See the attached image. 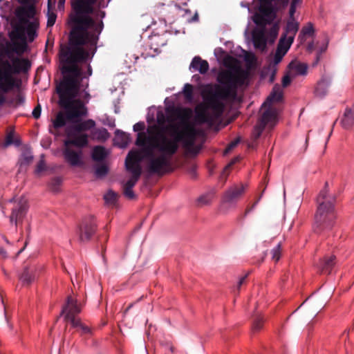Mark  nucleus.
<instances>
[{"mask_svg":"<svg viewBox=\"0 0 354 354\" xmlns=\"http://www.w3.org/2000/svg\"><path fill=\"white\" fill-rule=\"evenodd\" d=\"M97 0H75L73 12L70 15L72 28L68 41L59 46L58 53L62 80L56 85L58 104L63 111H87L90 100L88 93L80 92L84 77L80 64L91 60L97 50L99 36L104 23H98L90 16L94 13L93 5Z\"/></svg>","mask_w":354,"mask_h":354,"instance_id":"obj_1","label":"nucleus"},{"mask_svg":"<svg viewBox=\"0 0 354 354\" xmlns=\"http://www.w3.org/2000/svg\"><path fill=\"white\" fill-rule=\"evenodd\" d=\"M167 129L169 136L164 133L149 136L140 133L135 142L136 146L142 148L144 157L149 160L148 170L151 174L162 176L171 171V160L178 151L180 142L192 156H196L201 150L200 146L195 145L201 131L189 121L181 120L170 124Z\"/></svg>","mask_w":354,"mask_h":354,"instance_id":"obj_2","label":"nucleus"},{"mask_svg":"<svg viewBox=\"0 0 354 354\" xmlns=\"http://www.w3.org/2000/svg\"><path fill=\"white\" fill-rule=\"evenodd\" d=\"M246 77L245 73L240 70L220 71L217 83L202 86L201 95L205 106L212 111H225V103L236 100L238 88L244 84Z\"/></svg>","mask_w":354,"mask_h":354,"instance_id":"obj_3","label":"nucleus"},{"mask_svg":"<svg viewBox=\"0 0 354 354\" xmlns=\"http://www.w3.org/2000/svg\"><path fill=\"white\" fill-rule=\"evenodd\" d=\"M31 63L28 59L15 57L12 63L0 58V106L7 105L17 109L25 102V95L21 91L8 95L15 87L18 86L13 75L28 72Z\"/></svg>","mask_w":354,"mask_h":354,"instance_id":"obj_4","label":"nucleus"},{"mask_svg":"<svg viewBox=\"0 0 354 354\" xmlns=\"http://www.w3.org/2000/svg\"><path fill=\"white\" fill-rule=\"evenodd\" d=\"M328 184L326 182L324 189L320 192L317 199L318 206L313 225V230L317 234L330 230L334 226L336 218L334 208L335 198L328 195Z\"/></svg>","mask_w":354,"mask_h":354,"instance_id":"obj_5","label":"nucleus"},{"mask_svg":"<svg viewBox=\"0 0 354 354\" xmlns=\"http://www.w3.org/2000/svg\"><path fill=\"white\" fill-rule=\"evenodd\" d=\"M165 112H156V125L158 130L156 132H160L159 129H165V126L168 121V116L165 114ZM170 113H176V112H169ZM194 112H176V113H193ZM196 113V119L199 123L206 124L209 128H214L218 130L221 127L226 124H223L222 118L224 112H194Z\"/></svg>","mask_w":354,"mask_h":354,"instance_id":"obj_6","label":"nucleus"},{"mask_svg":"<svg viewBox=\"0 0 354 354\" xmlns=\"http://www.w3.org/2000/svg\"><path fill=\"white\" fill-rule=\"evenodd\" d=\"M184 97V104H192L194 102V86L187 83L184 85L183 91L176 95H173L165 100V111H206L198 106L194 109L184 107L183 106L181 98Z\"/></svg>","mask_w":354,"mask_h":354,"instance_id":"obj_7","label":"nucleus"},{"mask_svg":"<svg viewBox=\"0 0 354 354\" xmlns=\"http://www.w3.org/2000/svg\"><path fill=\"white\" fill-rule=\"evenodd\" d=\"M277 113L278 112H259L251 133L250 141L248 143L249 148L256 147L257 140L265 129H272L277 124L279 118Z\"/></svg>","mask_w":354,"mask_h":354,"instance_id":"obj_8","label":"nucleus"},{"mask_svg":"<svg viewBox=\"0 0 354 354\" xmlns=\"http://www.w3.org/2000/svg\"><path fill=\"white\" fill-rule=\"evenodd\" d=\"M274 0H259L258 12L253 16L257 26H265L271 24L277 17V8L273 4Z\"/></svg>","mask_w":354,"mask_h":354,"instance_id":"obj_9","label":"nucleus"},{"mask_svg":"<svg viewBox=\"0 0 354 354\" xmlns=\"http://www.w3.org/2000/svg\"><path fill=\"white\" fill-rule=\"evenodd\" d=\"M97 229V222L93 216L84 217L79 225L77 231L80 242H88L95 234Z\"/></svg>","mask_w":354,"mask_h":354,"instance_id":"obj_10","label":"nucleus"},{"mask_svg":"<svg viewBox=\"0 0 354 354\" xmlns=\"http://www.w3.org/2000/svg\"><path fill=\"white\" fill-rule=\"evenodd\" d=\"M9 203H13L12 213L10 216V222L12 224L15 223L17 227L22 222L27 213L28 209V201L25 197L22 196L17 201L12 198L9 201Z\"/></svg>","mask_w":354,"mask_h":354,"instance_id":"obj_11","label":"nucleus"},{"mask_svg":"<svg viewBox=\"0 0 354 354\" xmlns=\"http://www.w3.org/2000/svg\"><path fill=\"white\" fill-rule=\"evenodd\" d=\"M87 112H58L55 119L52 120L53 126L58 129L64 127L67 122H75L82 116H86Z\"/></svg>","mask_w":354,"mask_h":354,"instance_id":"obj_12","label":"nucleus"},{"mask_svg":"<svg viewBox=\"0 0 354 354\" xmlns=\"http://www.w3.org/2000/svg\"><path fill=\"white\" fill-rule=\"evenodd\" d=\"M82 306L77 304V299L71 296H68L66 302L62 308L61 315H64V321L71 322L73 319H77L75 315L81 312Z\"/></svg>","mask_w":354,"mask_h":354,"instance_id":"obj_13","label":"nucleus"},{"mask_svg":"<svg viewBox=\"0 0 354 354\" xmlns=\"http://www.w3.org/2000/svg\"><path fill=\"white\" fill-rule=\"evenodd\" d=\"M142 160V156L138 151H131L129 152L126 160L125 166L127 171L133 175L138 174L140 176L142 174V167L140 162Z\"/></svg>","mask_w":354,"mask_h":354,"instance_id":"obj_14","label":"nucleus"},{"mask_svg":"<svg viewBox=\"0 0 354 354\" xmlns=\"http://www.w3.org/2000/svg\"><path fill=\"white\" fill-rule=\"evenodd\" d=\"M246 186L243 184L234 185L227 189L222 198L224 204L230 205H235L245 192Z\"/></svg>","mask_w":354,"mask_h":354,"instance_id":"obj_15","label":"nucleus"},{"mask_svg":"<svg viewBox=\"0 0 354 354\" xmlns=\"http://www.w3.org/2000/svg\"><path fill=\"white\" fill-rule=\"evenodd\" d=\"M15 14L21 24L31 22L30 19H38L35 17L37 10L34 3L19 7Z\"/></svg>","mask_w":354,"mask_h":354,"instance_id":"obj_16","label":"nucleus"},{"mask_svg":"<svg viewBox=\"0 0 354 354\" xmlns=\"http://www.w3.org/2000/svg\"><path fill=\"white\" fill-rule=\"evenodd\" d=\"M74 131L73 133H68L70 139L64 141L65 147L73 145L79 148H84L88 144V136L86 133H77Z\"/></svg>","mask_w":354,"mask_h":354,"instance_id":"obj_17","label":"nucleus"},{"mask_svg":"<svg viewBox=\"0 0 354 354\" xmlns=\"http://www.w3.org/2000/svg\"><path fill=\"white\" fill-rule=\"evenodd\" d=\"M63 156L65 160L71 166H80L82 164V151L81 150L76 151L67 146L63 150Z\"/></svg>","mask_w":354,"mask_h":354,"instance_id":"obj_18","label":"nucleus"},{"mask_svg":"<svg viewBox=\"0 0 354 354\" xmlns=\"http://www.w3.org/2000/svg\"><path fill=\"white\" fill-rule=\"evenodd\" d=\"M39 266L37 265H31L26 266L24 271L19 277V280L24 286H29L33 282L38 275Z\"/></svg>","mask_w":354,"mask_h":354,"instance_id":"obj_19","label":"nucleus"},{"mask_svg":"<svg viewBox=\"0 0 354 354\" xmlns=\"http://www.w3.org/2000/svg\"><path fill=\"white\" fill-rule=\"evenodd\" d=\"M209 63L207 61L203 59L199 56H196L193 58L189 68L193 69L194 71H198L201 74H205L209 71Z\"/></svg>","mask_w":354,"mask_h":354,"instance_id":"obj_20","label":"nucleus"},{"mask_svg":"<svg viewBox=\"0 0 354 354\" xmlns=\"http://www.w3.org/2000/svg\"><path fill=\"white\" fill-rule=\"evenodd\" d=\"M258 26L261 28V30H255L252 33V39L254 46L256 48L264 49L266 46V39L265 36V28L266 26Z\"/></svg>","mask_w":354,"mask_h":354,"instance_id":"obj_21","label":"nucleus"},{"mask_svg":"<svg viewBox=\"0 0 354 354\" xmlns=\"http://www.w3.org/2000/svg\"><path fill=\"white\" fill-rule=\"evenodd\" d=\"M336 257L335 255L326 256L320 260L319 269L322 273L330 274L333 268L336 263Z\"/></svg>","mask_w":354,"mask_h":354,"instance_id":"obj_22","label":"nucleus"},{"mask_svg":"<svg viewBox=\"0 0 354 354\" xmlns=\"http://www.w3.org/2000/svg\"><path fill=\"white\" fill-rule=\"evenodd\" d=\"M140 176H138V174L133 175L129 180L126 182L123 185V194L129 199H133L136 198V195L133 191V187L136 185Z\"/></svg>","mask_w":354,"mask_h":354,"instance_id":"obj_23","label":"nucleus"},{"mask_svg":"<svg viewBox=\"0 0 354 354\" xmlns=\"http://www.w3.org/2000/svg\"><path fill=\"white\" fill-rule=\"evenodd\" d=\"M299 24L295 19H289L285 27L284 32L281 35L286 37H292L294 41L295 37L299 30Z\"/></svg>","mask_w":354,"mask_h":354,"instance_id":"obj_24","label":"nucleus"},{"mask_svg":"<svg viewBox=\"0 0 354 354\" xmlns=\"http://www.w3.org/2000/svg\"><path fill=\"white\" fill-rule=\"evenodd\" d=\"M70 324L82 336L89 337L92 335L91 329L83 324L80 319H73Z\"/></svg>","mask_w":354,"mask_h":354,"instance_id":"obj_25","label":"nucleus"},{"mask_svg":"<svg viewBox=\"0 0 354 354\" xmlns=\"http://www.w3.org/2000/svg\"><path fill=\"white\" fill-rule=\"evenodd\" d=\"M145 129V124L144 122H139L133 125V131L138 132L137 136L138 135V133H145L147 136H149L151 135H156L158 133H154V131L158 130V126L156 124L149 125L147 129V133L143 131ZM136 139H138V137L136 138Z\"/></svg>","mask_w":354,"mask_h":354,"instance_id":"obj_26","label":"nucleus"},{"mask_svg":"<svg viewBox=\"0 0 354 354\" xmlns=\"http://www.w3.org/2000/svg\"><path fill=\"white\" fill-rule=\"evenodd\" d=\"M264 322V317L259 313H255L252 317V333L254 334L259 332L263 328Z\"/></svg>","mask_w":354,"mask_h":354,"instance_id":"obj_27","label":"nucleus"},{"mask_svg":"<svg viewBox=\"0 0 354 354\" xmlns=\"http://www.w3.org/2000/svg\"><path fill=\"white\" fill-rule=\"evenodd\" d=\"M288 67L290 71L295 72V75H305L307 74L308 65L306 64L292 61Z\"/></svg>","mask_w":354,"mask_h":354,"instance_id":"obj_28","label":"nucleus"},{"mask_svg":"<svg viewBox=\"0 0 354 354\" xmlns=\"http://www.w3.org/2000/svg\"><path fill=\"white\" fill-rule=\"evenodd\" d=\"M26 26V32L28 35L29 41H32L37 36V30L39 28V24L38 19H34L31 22L23 24Z\"/></svg>","mask_w":354,"mask_h":354,"instance_id":"obj_29","label":"nucleus"},{"mask_svg":"<svg viewBox=\"0 0 354 354\" xmlns=\"http://www.w3.org/2000/svg\"><path fill=\"white\" fill-rule=\"evenodd\" d=\"M340 123L343 128L351 129L354 127V112H344L340 118Z\"/></svg>","mask_w":354,"mask_h":354,"instance_id":"obj_30","label":"nucleus"},{"mask_svg":"<svg viewBox=\"0 0 354 354\" xmlns=\"http://www.w3.org/2000/svg\"><path fill=\"white\" fill-rule=\"evenodd\" d=\"M80 118L77 122H74V125L73 126V129L76 132H81L84 131H87L93 127H94L95 123L93 120H87L84 122H80Z\"/></svg>","mask_w":354,"mask_h":354,"instance_id":"obj_31","label":"nucleus"},{"mask_svg":"<svg viewBox=\"0 0 354 354\" xmlns=\"http://www.w3.org/2000/svg\"><path fill=\"white\" fill-rule=\"evenodd\" d=\"M107 156L106 149L102 146H95L93 149L91 158L94 161L100 162Z\"/></svg>","mask_w":354,"mask_h":354,"instance_id":"obj_32","label":"nucleus"},{"mask_svg":"<svg viewBox=\"0 0 354 354\" xmlns=\"http://www.w3.org/2000/svg\"><path fill=\"white\" fill-rule=\"evenodd\" d=\"M115 140L120 147L124 148L129 145L131 141V138L129 134L122 131L117 130L115 131Z\"/></svg>","mask_w":354,"mask_h":354,"instance_id":"obj_33","label":"nucleus"},{"mask_svg":"<svg viewBox=\"0 0 354 354\" xmlns=\"http://www.w3.org/2000/svg\"><path fill=\"white\" fill-rule=\"evenodd\" d=\"M282 99V93L281 92L278 91H273L269 97L267 98V100L263 103L261 106V109L263 107L268 106L267 109H265L264 111H272L270 108V104L272 102H279Z\"/></svg>","mask_w":354,"mask_h":354,"instance_id":"obj_34","label":"nucleus"},{"mask_svg":"<svg viewBox=\"0 0 354 354\" xmlns=\"http://www.w3.org/2000/svg\"><path fill=\"white\" fill-rule=\"evenodd\" d=\"M329 83L326 80H322L317 84L315 88V95L319 97H323L328 93Z\"/></svg>","mask_w":354,"mask_h":354,"instance_id":"obj_35","label":"nucleus"},{"mask_svg":"<svg viewBox=\"0 0 354 354\" xmlns=\"http://www.w3.org/2000/svg\"><path fill=\"white\" fill-rule=\"evenodd\" d=\"M293 41L292 37H288L285 35H281L277 48H279L281 46V51L285 52L286 50L287 53Z\"/></svg>","mask_w":354,"mask_h":354,"instance_id":"obj_36","label":"nucleus"},{"mask_svg":"<svg viewBox=\"0 0 354 354\" xmlns=\"http://www.w3.org/2000/svg\"><path fill=\"white\" fill-rule=\"evenodd\" d=\"M108 172L109 168L105 164H96L94 166V174L97 178H102L106 176Z\"/></svg>","mask_w":354,"mask_h":354,"instance_id":"obj_37","label":"nucleus"},{"mask_svg":"<svg viewBox=\"0 0 354 354\" xmlns=\"http://www.w3.org/2000/svg\"><path fill=\"white\" fill-rule=\"evenodd\" d=\"M14 127H10L7 135L6 136V141L4 143V147H6L9 145L15 144L16 145H19L20 144L18 140H14Z\"/></svg>","mask_w":354,"mask_h":354,"instance_id":"obj_38","label":"nucleus"},{"mask_svg":"<svg viewBox=\"0 0 354 354\" xmlns=\"http://www.w3.org/2000/svg\"><path fill=\"white\" fill-rule=\"evenodd\" d=\"M32 159L33 156L30 151H26L23 152L19 159L20 168H22L23 167H26L30 165L32 161Z\"/></svg>","mask_w":354,"mask_h":354,"instance_id":"obj_39","label":"nucleus"},{"mask_svg":"<svg viewBox=\"0 0 354 354\" xmlns=\"http://www.w3.org/2000/svg\"><path fill=\"white\" fill-rule=\"evenodd\" d=\"M47 27H52L54 26L57 19V14L50 10V1L48 3V12H47Z\"/></svg>","mask_w":354,"mask_h":354,"instance_id":"obj_40","label":"nucleus"},{"mask_svg":"<svg viewBox=\"0 0 354 354\" xmlns=\"http://www.w3.org/2000/svg\"><path fill=\"white\" fill-rule=\"evenodd\" d=\"M315 29L311 23H308L306 26H304L299 35V38L303 39L304 36H311L314 34Z\"/></svg>","mask_w":354,"mask_h":354,"instance_id":"obj_41","label":"nucleus"},{"mask_svg":"<svg viewBox=\"0 0 354 354\" xmlns=\"http://www.w3.org/2000/svg\"><path fill=\"white\" fill-rule=\"evenodd\" d=\"M62 179L61 177L53 178L49 184L50 189L54 192H58L62 185Z\"/></svg>","mask_w":354,"mask_h":354,"instance_id":"obj_42","label":"nucleus"},{"mask_svg":"<svg viewBox=\"0 0 354 354\" xmlns=\"http://www.w3.org/2000/svg\"><path fill=\"white\" fill-rule=\"evenodd\" d=\"M279 24L278 22L273 24L268 32L269 37H270L272 41H274L277 39L279 34Z\"/></svg>","mask_w":354,"mask_h":354,"instance_id":"obj_43","label":"nucleus"},{"mask_svg":"<svg viewBox=\"0 0 354 354\" xmlns=\"http://www.w3.org/2000/svg\"><path fill=\"white\" fill-rule=\"evenodd\" d=\"M104 198L106 203L114 205L116 203L118 195L113 191H109L104 195Z\"/></svg>","mask_w":354,"mask_h":354,"instance_id":"obj_44","label":"nucleus"},{"mask_svg":"<svg viewBox=\"0 0 354 354\" xmlns=\"http://www.w3.org/2000/svg\"><path fill=\"white\" fill-rule=\"evenodd\" d=\"M281 47L280 46L279 48H277L276 49L273 60V63L274 65L279 64L281 62L284 55L286 54V51H281Z\"/></svg>","mask_w":354,"mask_h":354,"instance_id":"obj_45","label":"nucleus"},{"mask_svg":"<svg viewBox=\"0 0 354 354\" xmlns=\"http://www.w3.org/2000/svg\"><path fill=\"white\" fill-rule=\"evenodd\" d=\"M281 243H279L271 251L272 259L275 261H278L281 257Z\"/></svg>","mask_w":354,"mask_h":354,"instance_id":"obj_46","label":"nucleus"},{"mask_svg":"<svg viewBox=\"0 0 354 354\" xmlns=\"http://www.w3.org/2000/svg\"><path fill=\"white\" fill-rule=\"evenodd\" d=\"M44 155H41V160L37 162L36 166L35 172L36 174H39L40 172L43 171L46 169V164L45 161L44 160Z\"/></svg>","mask_w":354,"mask_h":354,"instance_id":"obj_47","label":"nucleus"},{"mask_svg":"<svg viewBox=\"0 0 354 354\" xmlns=\"http://www.w3.org/2000/svg\"><path fill=\"white\" fill-rule=\"evenodd\" d=\"M327 47H328V44L326 43L325 45L322 46L319 48V50L317 51V55H316L315 61L313 64V66L318 64V62H319L320 58H321V55L326 50Z\"/></svg>","mask_w":354,"mask_h":354,"instance_id":"obj_48","label":"nucleus"},{"mask_svg":"<svg viewBox=\"0 0 354 354\" xmlns=\"http://www.w3.org/2000/svg\"><path fill=\"white\" fill-rule=\"evenodd\" d=\"M241 138H237L234 140L232 141L226 147L225 150V153H229L230 151H232L236 145L240 142Z\"/></svg>","mask_w":354,"mask_h":354,"instance_id":"obj_49","label":"nucleus"},{"mask_svg":"<svg viewBox=\"0 0 354 354\" xmlns=\"http://www.w3.org/2000/svg\"><path fill=\"white\" fill-rule=\"evenodd\" d=\"M290 82H291V77H290L289 73H288L282 78V86L283 87H287L288 86L290 85Z\"/></svg>","mask_w":354,"mask_h":354,"instance_id":"obj_50","label":"nucleus"},{"mask_svg":"<svg viewBox=\"0 0 354 354\" xmlns=\"http://www.w3.org/2000/svg\"><path fill=\"white\" fill-rule=\"evenodd\" d=\"M26 48V44H17L15 48L14 49V51L16 52L17 54L20 55L25 51Z\"/></svg>","mask_w":354,"mask_h":354,"instance_id":"obj_51","label":"nucleus"},{"mask_svg":"<svg viewBox=\"0 0 354 354\" xmlns=\"http://www.w3.org/2000/svg\"><path fill=\"white\" fill-rule=\"evenodd\" d=\"M209 202V198L207 196H201L198 199V203L201 205L208 204Z\"/></svg>","mask_w":354,"mask_h":354,"instance_id":"obj_52","label":"nucleus"},{"mask_svg":"<svg viewBox=\"0 0 354 354\" xmlns=\"http://www.w3.org/2000/svg\"><path fill=\"white\" fill-rule=\"evenodd\" d=\"M296 8H297V6L296 5H293V4L290 3V10H289V15H290V18L289 19H295V12H296Z\"/></svg>","mask_w":354,"mask_h":354,"instance_id":"obj_53","label":"nucleus"},{"mask_svg":"<svg viewBox=\"0 0 354 354\" xmlns=\"http://www.w3.org/2000/svg\"><path fill=\"white\" fill-rule=\"evenodd\" d=\"M248 276V274H246L245 275H244L239 279V281L237 283V286H236L238 291L240 290L242 285L245 283V281H246Z\"/></svg>","mask_w":354,"mask_h":354,"instance_id":"obj_54","label":"nucleus"},{"mask_svg":"<svg viewBox=\"0 0 354 354\" xmlns=\"http://www.w3.org/2000/svg\"><path fill=\"white\" fill-rule=\"evenodd\" d=\"M109 133L106 129H102L99 131V136L105 140L108 138Z\"/></svg>","mask_w":354,"mask_h":354,"instance_id":"obj_55","label":"nucleus"},{"mask_svg":"<svg viewBox=\"0 0 354 354\" xmlns=\"http://www.w3.org/2000/svg\"><path fill=\"white\" fill-rule=\"evenodd\" d=\"M198 21V15L197 12H195V14L194 15V16L192 18L187 19V21L189 23L196 22Z\"/></svg>","mask_w":354,"mask_h":354,"instance_id":"obj_56","label":"nucleus"},{"mask_svg":"<svg viewBox=\"0 0 354 354\" xmlns=\"http://www.w3.org/2000/svg\"><path fill=\"white\" fill-rule=\"evenodd\" d=\"M19 1L23 5H29L31 3H34L35 0H19Z\"/></svg>","mask_w":354,"mask_h":354,"instance_id":"obj_57","label":"nucleus"},{"mask_svg":"<svg viewBox=\"0 0 354 354\" xmlns=\"http://www.w3.org/2000/svg\"><path fill=\"white\" fill-rule=\"evenodd\" d=\"M147 121L149 124H151L152 122H154V112H152L151 115H150L149 113L148 114Z\"/></svg>","mask_w":354,"mask_h":354,"instance_id":"obj_58","label":"nucleus"},{"mask_svg":"<svg viewBox=\"0 0 354 354\" xmlns=\"http://www.w3.org/2000/svg\"><path fill=\"white\" fill-rule=\"evenodd\" d=\"M0 256L2 258L7 257V253H6V250L2 247H0Z\"/></svg>","mask_w":354,"mask_h":354,"instance_id":"obj_59","label":"nucleus"},{"mask_svg":"<svg viewBox=\"0 0 354 354\" xmlns=\"http://www.w3.org/2000/svg\"><path fill=\"white\" fill-rule=\"evenodd\" d=\"M254 208V205H252L250 207H248L246 208L245 211V213H244V216H246V215L250 213L251 211H252Z\"/></svg>","mask_w":354,"mask_h":354,"instance_id":"obj_60","label":"nucleus"},{"mask_svg":"<svg viewBox=\"0 0 354 354\" xmlns=\"http://www.w3.org/2000/svg\"><path fill=\"white\" fill-rule=\"evenodd\" d=\"M254 208V205H252L250 207H248L246 208L245 211V213H244V216H246V215L250 213L251 211H252Z\"/></svg>","mask_w":354,"mask_h":354,"instance_id":"obj_61","label":"nucleus"},{"mask_svg":"<svg viewBox=\"0 0 354 354\" xmlns=\"http://www.w3.org/2000/svg\"><path fill=\"white\" fill-rule=\"evenodd\" d=\"M50 141L49 140H48L46 142L44 140H41V145L45 148H48L50 146Z\"/></svg>","mask_w":354,"mask_h":354,"instance_id":"obj_62","label":"nucleus"},{"mask_svg":"<svg viewBox=\"0 0 354 354\" xmlns=\"http://www.w3.org/2000/svg\"><path fill=\"white\" fill-rule=\"evenodd\" d=\"M92 72H93V70H92V67L91 66L88 64L87 65V71H86V74L88 76H91L92 75Z\"/></svg>","mask_w":354,"mask_h":354,"instance_id":"obj_63","label":"nucleus"},{"mask_svg":"<svg viewBox=\"0 0 354 354\" xmlns=\"http://www.w3.org/2000/svg\"><path fill=\"white\" fill-rule=\"evenodd\" d=\"M307 50L311 53L314 50V44L313 42L309 43L307 46Z\"/></svg>","mask_w":354,"mask_h":354,"instance_id":"obj_64","label":"nucleus"}]
</instances>
